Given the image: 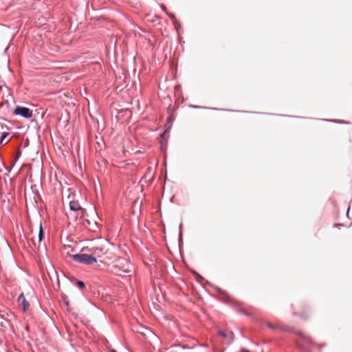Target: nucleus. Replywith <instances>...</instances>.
<instances>
[{"mask_svg": "<svg viewBox=\"0 0 352 352\" xmlns=\"http://www.w3.org/2000/svg\"><path fill=\"white\" fill-rule=\"evenodd\" d=\"M70 257L75 261L85 265H91L97 261L96 258L86 254H71Z\"/></svg>", "mask_w": 352, "mask_h": 352, "instance_id": "1", "label": "nucleus"}, {"mask_svg": "<svg viewBox=\"0 0 352 352\" xmlns=\"http://www.w3.org/2000/svg\"><path fill=\"white\" fill-rule=\"evenodd\" d=\"M14 113L25 118H30L32 116V111L29 108L24 107L17 106L14 111Z\"/></svg>", "mask_w": 352, "mask_h": 352, "instance_id": "2", "label": "nucleus"}, {"mask_svg": "<svg viewBox=\"0 0 352 352\" xmlns=\"http://www.w3.org/2000/svg\"><path fill=\"white\" fill-rule=\"evenodd\" d=\"M69 208L72 211L78 212L80 211L81 213H83L82 208L80 206L78 201H70L69 203Z\"/></svg>", "mask_w": 352, "mask_h": 352, "instance_id": "3", "label": "nucleus"}, {"mask_svg": "<svg viewBox=\"0 0 352 352\" xmlns=\"http://www.w3.org/2000/svg\"><path fill=\"white\" fill-rule=\"evenodd\" d=\"M219 335L224 338H226L227 337H228L229 340L227 341L228 344H230L234 340V336H233L232 333H231L229 336H228L224 331H219Z\"/></svg>", "mask_w": 352, "mask_h": 352, "instance_id": "4", "label": "nucleus"}, {"mask_svg": "<svg viewBox=\"0 0 352 352\" xmlns=\"http://www.w3.org/2000/svg\"><path fill=\"white\" fill-rule=\"evenodd\" d=\"M43 235H44V232H43V228H42V226H41V223L40 224V227H39V232H38V243H40L41 242V241L43 240Z\"/></svg>", "mask_w": 352, "mask_h": 352, "instance_id": "5", "label": "nucleus"}, {"mask_svg": "<svg viewBox=\"0 0 352 352\" xmlns=\"http://www.w3.org/2000/svg\"><path fill=\"white\" fill-rule=\"evenodd\" d=\"M8 135V133H3L1 135V138H0V144H1L4 145V144H6L8 142V141H6V142H4L5 138H6Z\"/></svg>", "mask_w": 352, "mask_h": 352, "instance_id": "6", "label": "nucleus"}, {"mask_svg": "<svg viewBox=\"0 0 352 352\" xmlns=\"http://www.w3.org/2000/svg\"><path fill=\"white\" fill-rule=\"evenodd\" d=\"M302 339L305 342H307L308 344H311V339H310L308 336H305V335H304V334H302Z\"/></svg>", "mask_w": 352, "mask_h": 352, "instance_id": "7", "label": "nucleus"}, {"mask_svg": "<svg viewBox=\"0 0 352 352\" xmlns=\"http://www.w3.org/2000/svg\"><path fill=\"white\" fill-rule=\"evenodd\" d=\"M21 155V151L19 149V150L17 151L16 155V156H15V157H14V161H13V163H14V164H15V163L16 162V161H17V160H19V158L20 157Z\"/></svg>", "mask_w": 352, "mask_h": 352, "instance_id": "8", "label": "nucleus"}, {"mask_svg": "<svg viewBox=\"0 0 352 352\" xmlns=\"http://www.w3.org/2000/svg\"><path fill=\"white\" fill-rule=\"evenodd\" d=\"M76 285L80 289H82L85 287V283L81 280H78L76 283Z\"/></svg>", "mask_w": 352, "mask_h": 352, "instance_id": "9", "label": "nucleus"}, {"mask_svg": "<svg viewBox=\"0 0 352 352\" xmlns=\"http://www.w3.org/2000/svg\"><path fill=\"white\" fill-rule=\"evenodd\" d=\"M129 265L126 264V267L122 269V271L124 272H129Z\"/></svg>", "mask_w": 352, "mask_h": 352, "instance_id": "10", "label": "nucleus"}, {"mask_svg": "<svg viewBox=\"0 0 352 352\" xmlns=\"http://www.w3.org/2000/svg\"><path fill=\"white\" fill-rule=\"evenodd\" d=\"M14 164L12 162V164L11 166L6 167V169L8 170V172H10L11 171V170H12V167L14 166Z\"/></svg>", "mask_w": 352, "mask_h": 352, "instance_id": "11", "label": "nucleus"}, {"mask_svg": "<svg viewBox=\"0 0 352 352\" xmlns=\"http://www.w3.org/2000/svg\"><path fill=\"white\" fill-rule=\"evenodd\" d=\"M23 308H24V309H25V307H26L27 305H28V303L25 301V299H23Z\"/></svg>", "mask_w": 352, "mask_h": 352, "instance_id": "12", "label": "nucleus"}, {"mask_svg": "<svg viewBox=\"0 0 352 352\" xmlns=\"http://www.w3.org/2000/svg\"><path fill=\"white\" fill-rule=\"evenodd\" d=\"M298 344H299V346H300L301 348H302V349H305V347H306V346H305L302 343H301L300 341L298 342Z\"/></svg>", "mask_w": 352, "mask_h": 352, "instance_id": "13", "label": "nucleus"}, {"mask_svg": "<svg viewBox=\"0 0 352 352\" xmlns=\"http://www.w3.org/2000/svg\"><path fill=\"white\" fill-rule=\"evenodd\" d=\"M179 236L181 237L182 236V225H180L179 226Z\"/></svg>", "mask_w": 352, "mask_h": 352, "instance_id": "14", "label": "nucleus"}, {"mask_svg": "<svg viewBox=\"0 0 352 352\" xmlns=\"http://www.w3.org/2000/svg\"><path fill=\"white\" fill-rule=\"evenodd\" d=\"M161 8H162L163 10L166 11V8L164 6H161Z\"/></svg>", "mask_w": 352, "mask_h": 352, "instance_id": "15", "label": "nucleus"}, {"mask_svg": "<svg viewBox=\"0 0 352 352\" xmlns=\"http://www.w3.org/2000/svg\"><path fill=\"white\" fill-rule=\"evenodd\" d=\"M31 240L32 241V242H33L34 245H36V243L34 242V238H33V237L31 239Z\"/></svg>", "mask_w": 352, "mask_h": 352, "instance_id": "16", "label": "nucleus"}, {"mask_svg": "<svg viewBox=\"0 0 352 352\" xmlns=\"http://www.w3.org/2000/svg\"><path fill=\"white\" fill-rule=\"evenodd\" d=\"M268 326H269L270 328H272V329H274V327L273 325L270 324H268Z\"/></svg>", "mask_w": 352, "mask_h": 352, "instance_id": "17", "label": "nucleus"}, {"mask_svg": "<svg viewBox=\"0 0 352 352\" xmlns=\"http://www.w3.org/2000/svg\"><path fill=\"white\" fill-rule=\"evenodd\" d=\"M109 352H117V351H116V350H115V349H111V350L109 351Z\"/></svg>", "mask_w": 352, "mask_h": 352, "instance_id": "18", "label": "nucleus"}, {"mask_svg": "<svg viewBox=\"0 0 352 352\" xmlns=\"http://www.w3.org/2000/svg\"><path fill=\"white\" fill-rule=\"evenodd\" d=\"M96 250H98L100 252H102V248H96Z\"/></svg>", "mask_w": 352, "mask_h": 352, "instance_id": "19", "label": "nucleus"}, {"mask_svg": "<svg viewBox=\"0 0 352 352\" xmlns=\"http://www.w3.org/2000/svg\"><path fill=\"white\" fill-rule=\"evenodd\" d=\"M65 305L68 306L69 305V302L67 301L65 302Z\"/></svg>", "mask_w": 352, "mask_h": 352, "instance_id": "20", "label": "nucleus"}]
</instances>
